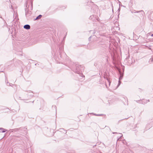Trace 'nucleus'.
<instances>
[{"mask_svg":"<svg viewBox=\"0 0 153 153\" xmlns=\"http://www.w3.org/2000/svg\"><path fill=\"white\" fill-rule=\"evenodd\" d=\"M81 65L77 67L76 68V70L74 71L78 74H80L81 72H82V71L81 70L82 69L80 68H81Z\"/></svg>","mask_w":153,"mask_h":153,"instance_id":"nucleus-1","label":"nucleus"},{"mask_svg":"<svg viewBox=\"0 0 153 153\" xmlns=\"http://www.w3.org/2000/svg\"><path fill=\"white\" fill-rule=\"evenodd\" d=\"M120 76L119 78V83L118 84L117 86V88H118L119 86L120 85L121 83V82L120 81V80L122 79L123 76V74H121V72H120Z\"/></svg>","mask_w":153,"mask_h":153,"instance_id":"nucleus-2","label":"nucleus"},{"mask_svg":"<svg viewBox=\"0 0 153 153\" xmlns=\"http://www.w3.org/2000/svg\"><path fill=\"white\" fill-rule=\"evenodd\" d=\"M24 28L27 30L29 29L30 28V26L28 25H26L24 26Z\"/></svg>","mask_w":153,"mask_h":153,"instance_id":"nucleus-3","label":"nucleus"},{"mask_svg":"<svg viewBox=\"0 0 153 153\" xmlns=\"http://www.w3.org/2000/svg\"><path fill=\"white\" fill-rule=\"evenodd\" d=\"M31 14L30 12L28 10H26L25 15L26 16H28L30 15Z\"/></svg>","mask_w":153,"mask_h":153,"instance_id":"nucleus-4","label":"nucleus"},{"mask_svg":"<svg viewBox=\"0 0 153 153\" xmlns=\"http://www.w3.org/2000/svg\"><path fill=\"white\" fill-rule=\"evenodd\" d=\"M0 130L2 132H4L6 131L5 129L3 128H0Z\"/></svg>","mask_w":153,"mask_h":153,"instance_id":"nucleus-5","label":"nucleus"},{"mask_svg":"<svg viewBox=\"0 0 153 153\" xmlns=\"http://www.w3.org/2000/svg\"><path fill=\"white\" fill-rule=\"evenodd\" d=\"M42 16L41 15H39V16H38L36 18V19H40L41 17Z\"/></svg>","mask_w":153,"mask_h":153,"instance_id":"nucleus-6","label":"nucleus"},{"mask_svg":"<svg viewBox=\"0 0 153 153\" xmlns=\"http://www.w3.org/2000/svg\"><path fill=\"white\" fill-rule=\"evenodd\" d=\"M153 61V58H151L149 60V62H152Z\"/></svg>","mask_w":153,"mask_h":153,"instance_id":"nucleus-7","label":"nucleus"},{"mask_svg":"<svg viewBox=\"0 0 153 153\" xmlns=\"http://www.w3.org/2000/svg\"><path fill=\"white\" fill-rule=\"evenodd\" d=\"M89 114H93V115H95V116H97V114H95L94 113H90Z\"/></svg>","mask_w":153,"mask_h":153,"instance_id":"nucleus-8","label":"nucleus"},{"mask_svg":"<svg viewBox=\"0 0 153 153\" xmlns=\"http://www.w3.org/2000/svg\"><path fill=\"white\" fill-rule=\"evenodd\" d=\"M143 12V10H140L139 11L135 12H134V13H138V12Z\"/></svg>","mask_w":153,"mask_h":153,"instance_id":"nucleus-9","label":"nucleus"},{"mask_svg":"<svg viewBox=\"0 0 153 153\" xmlns=\"http://www.w3.org/2000/svg\"><path fill=\"white\" fill-rule=\"evenodd\" d=\"M93 17H94V16L93 15H92L91 16H90V19H92Z\"/></svg>","mask_w":153,"mask_h":153,"instance_id":"nucleus-10","label":"nucleus"},{"mask_svg":"<svg viewBox=\"0 0 153 153\" xmlns=\"http://www.w3.org/2000/svg\"><path fill=\"white\" fill-rule=\"evenodd\" d=\"M103 115V114H97V116H102Z\"/></svg>","mask_w":153,"mask_h":153,"instance_id":"nucleus-11","label":"nucleus"},{"mask_svg":"<svg viewBox=\"0 0 153 153\" xmlns=\"http://www.w3.org/2000/svg\"><path fill=\"white\" fill-rule=\"evenodd\" d=\"M144 101H146V102H147V101H148V102H149V100H144Z\"/></svg>","mask_w":153,"mask_h":153,"instance_id":"nucleus-12","label":"nucleus"},{"mask_svg":"<svg viewBox=\"0 0 153 153\" xmlns=\"http://www.w3.org/2000/svg\"><path fill=\"white\" fill-rule=\"evenodd\" d=\"M147 35L148 36L150 35H151V33H148Z\"/></svg>","mask_w":153,"mask_h":153,"instance_id":"nucleus-13","label":"nucleus"},{"mask_svg":"<svg viewBox=\"0 0 153 153\" xmlns=\"http://www.w3.org/2000/svg\"><path fill=\"white\" fill-rule=\"evenodd\" d=\"M113 134H114L117 133V132H113Z\"/></svg>","mask_w":153,"mask_h":153,"instance_id":"nucleus-14","label":"nucleus"},{"mask_svg":"<svg viewBox=\"0 0 153 153\" xmlns=\"http://www.w3.org/2000/svg\"><path fill=\"white\" fill-rule=\"evenodd\" d=\"M53 107H54L55 108L56 107V106L54 105V106H53Z\"/></svg>","mask_w":153,"mask_h":153,"instance_id":"nucleus-15","label":"nucleus"},{"mask_svg":"<svg viewBox=\"0 0 153 153\" xmlns=\"http://www.w3.org/2000/svg\"><path fill=\"white\" fill-rule=\"evenodd\" d=\"M151 36H153V34H152L151 35Z\"/></svg>","mask_w":153,"mask_h":153,"instance_id":"nucleus-16","label":"nucleus"},{"mask_svg":"<svg viewBox=\"0 0 153 153\" xmlns=\"http://www.w3.org/2000/svg\"><path fill=\"white\" fill-rule=\"evenodd\" d=\"M91 38V36H90V37L89 38V39H90Z\"/></svg>","mask_w":153,"mask_h":153,"instance_id":"nucleus-17","label":"nucleus"},{"mask_svg":"<svg viewBox=\"0 0 153 153\" xmlns=\"http://www.w3.org/2000/svg\"><path fill=\"white\" fill-rule=\"evenodd\" d=\"M122 136H123V135H122V136H121V137H120V138H121V137H122Z\"/></svg>","mask_w":153,"mask_h":153,"instance_id":"nucleus-18","label":"nucleus"},{"mask_svg":"<svg viewBox=\"0 0 153 153\" xmlns=\"http://www.w3.org/2000/svg\"><path fill=\"white\" fill-rule=\"evenodd\" d=\"M11 8H12V9H13V7H12V6H11Z\"/></svg>","mask_w":153,"mask_h":153,"instance_id":"nucleus-19","label":"nucleus"},{"mask_svg":"<svg viewBox=\"0 0 153 153\" xmlns=\"http://www.w3.org/2000/svg\"><path fill=\"white\" fill-rule=\"evenodd\" d=\"M16 130H18V129H16Z\"/></svg>","mask_w":153,"mask_h":153,"instance_id":"nucleus-20","label":"nucleus"},{"mask_svg":"<svg viewBox=\"0 0 153 153\" xmlns=\"http://www.w3.org/2000/svg\"><path fill=\"white\" fill-rule=\"evenodd\" d=\"M61 129L63 130V129Z\"/></svg>","mask_w":153,"mask_h":153,"instance_id":"nucleus-21","label":"nucleus"}]
</instances>
